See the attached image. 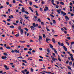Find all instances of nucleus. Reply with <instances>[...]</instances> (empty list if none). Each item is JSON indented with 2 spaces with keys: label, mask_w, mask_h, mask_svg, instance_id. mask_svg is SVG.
I'll use <instances>...</instances> for the list:
<instances>
[{
  "label": "nucleus",
  "mask_w": 74,
  "mask_h": 74,
  "mask_svg": "<svg viewBox=\"0 0 74 74\" xmlns=\"http://www.w3.org/2000/svg\"><path fill=\"white\" fill-rule=\"evenodd\" d=\"M61 13L62 15H63V16H65V15H66V13L63 12L62 11H61Z\"/></svg>",
  "instance_id": "nucleus-1"
},
{
  "label": "nucleus",
  "mask_w": 74,
  "mask_h": 74,
  "mask_svg": "<svg viewBox=\"0 0 74 74\" xmlns=\"http://www.w3.org/2000/svg\"><path fill=\"white\" fill-rule=\"evenodd\" d=\"M4 67H5V69L7 70H9V68H8V67L6 65H4Z\"/></svg>",
  "instance_id": "nucleus-2"
},
{
  "label": "nucleus",
  "mask_w": 74,
  "mask_h": 74,
  "mask_svg": "<svg viewBox=\"0 0 74 74\" xmlns=\"http://www.w3.org/2000/svg\"><path fill=\"white\" fill-rule=\"evenodd\" d=\"M57 11V12L58 14H60V11L62 10L61 9H59V10H56Z\"/></svg>",
  "instance_id": "nucleus-3"
},
{
  "label": "nucleus",
  "mask_w": 74,
  "mask_h": 74,
  "mask_svg": "<svg viewBox=\"0 0 74 74\" xmlns=\"http://www.w3.org/2000/svg\"><path fill=\"white\" fill-rule=\"evenodd\" d=\"M30 28H31V29L33 30H35V28H34V27L33 26H31Z\"/></svg>",
  "instance_id": "nucleus-4"
},
{
  "label": "nucleus",
  "mask_w": 74,
  "mask_h": 74,
  "mask_svg": "<svg viewBox=\"0 0 74 74\" xmlns=\"http://www.w3.org/2000/svg\"><path fill=\"white\" fill-rule=\"evenodd\" d=\"M63 48H64V49L66 51H67V49L66 48L65 46H63Z\"/></svg>",
  "instance_id": "nucleus-5"
},
{
  "label": "nucleus",
  "mask_w": 74,
  "mask_h": 74,
  "mask_svg": "<svg viewBox=\"0 0 74 74\" xmlns=\"http://www.w3.org/2000/svg\"><path fill=\"white\" fill-rule=\"evenodd\" d=\"M40 39H41V40H42V37L41 36H39V39H38V40H39V41H41V40H40Z\"/></svg>",
  "instance_id": "nucleus-6"
},
{
  "label": "nucleus",
  "mask_w": 74,
  "mask_h": 74,
  "mask_svg": "<svg viewBox=\"0 0 74 74\" xmlns=\"http://www.w3.org/2000/svg\"><path fill=\"white\" fill-rule=\"evenodd\" d=\"M45 9L44 10V11L46 12L47 10H48V7H45Z\"/></svg>",
  "instance_id": "nucleus-7"
},
{
  "label": "nucleus",
  "mask_w": 74,
  "mask_h": 74,
  "mask_svg": "<svg viewBox=\"0 0 74 74\" xmlns=\"http://www.w3.org/2000/svg\"><path fill=\"white\" fill-rule=\"evenodd\" d=\"M52 41H53V42L54 44H55V43H56V41H55V39H54V38H52Z\"/></svg>",
  "instance_id": "nucleus-8"
},
{
  "label": "nucleus",
  "mask_w": 74,
  "mask_h": 74,
  "mask_svg": "<svg viewBox=\"0 0 74 74\" xmlns=\"http://www.w3.org/2000/svg\"><path fill=\"white\" fill-rule=\"evenodd\" d=\"M21 32V34H23V29H20Z\"/></svg>",
  "instance_id": "nucleus-9"
},
{
  "label": "nucleus",
  "mask_w": 74,
  "mask_h": 74,
  "mask_svg": "<svg viewBox=\"0 0 74 74\" xmlns=\"http://www.w3.org/2000/svg\"><path fill=\"white\" fill-rule=\"evenodd\" d=\"M70 56H71V59H73V54H70Z\"/></svg>",
  "instance_id": "nucleus-10"
},
{
  "label": "nucleus",
  "mask_w": 74,
  "mask_h": 74,
  "mask_svg": "<svg viewBox=\"0 0 74 74\" xmlns=\"http://www.w3.org/2000/svg\"><path fill=\"white\" fill-rule=\"evenodd\" d=\"M1 58L2 59H7V57L5 56H2Z\"/></svg>",
  "instance_id": "nucleus-11"
},
{
  "label": "nucleus",
  "mask_w": 74,
  "mask_h": 74,
  "mask_svg": "<svg viewBox=\"0 0 74 74\" xmlns=\"http://www.w3.org/2000/svg\"><path fill=\"white\" fill-rule=\"evenodd\" d=\"M65 18L66 19V21H68L69 20V18L67 16H65Z\"/></svg>",
  "instance_id": "nucleus-12"
},
{
  "label": "nucleus",
  "mask_w": 74,
  "mask_h": 74,
  "mask_svg": "<svg viewBox=\"0 0 74 74\" xmlns=\"http://www.w3.org/2000/svg\"><path fill=\"white\" fill-rule=\"evenodd\" d=\"M15 52L16 53H19V50H18V51L16 50H14Z\"/></svg>",
  "instance_id": "nucleus-13"
},
{
  "label": "nucleus",
  "mask_w": 74,
  "mask_h": 74,
  "mask_svg": "<svg viewBox=\"0 0 74 74\" xmlns=\"http://www.w3.org/2000/svg\"><path fill=\"white\" fill-rule=\"evenodd\" d=\"M25 11H26L25 10V8L23 7L22 8V10H21L22 12H25Z\"/></svg>",
  "instance_id": "nucleus-14"
},
{
  "label": "nucleus",
  "mask_w": 74,
  "mask_h": 74,
  "mask_svg": "<svg viewBox=\"0 0 74 74\" xmlns=\"http://www.w3.org/2000/svg\"><path fill=\"white\" fill-rule=\"evenodd\" d=\"M51 3L54 5H56V4L53 3H54V1L53 0H52Z\"/></svg>",
  "instance_id": "nucleus-15"
},
{
  "label": "nucleus",
  "mask_w": 74,
  "mask_h": 74,
  "mask_svg": "<svg viewBox=\"0 0 74 74\" xmlns=\"http://www.w3.org/2000/svg\"><path fill=\"white\" fill-rule=\"evenodd\" d=\"M24 16L25 17V19H27V20H28V18H29V16L28 17H27L26 16V15H24Z\"/></svg>",
  "instance_id": "nucleus-16"
},
{
  "label": "nucleus",
  "mask_w": 74,
  "mask_h": 74,
  "mask_svg": "<svg viewBox=\"0 0 74 74\" xmlns=\"http://www.w3.org/2000/svg\"><path fill=\"white\" fill-rule=\"evenodd\" d=\"M49 40H50V39H49L48 38H47L46 39V42H48L49 41Z\"/></svg>",
  "instance_id": "nucleus-17"
},
{
  "label": "nucleus",
  "mask_w": 74,
  "mask_h": 74,
  "mask_svg": "<svg viewBox=\"0 0 74 74\" xmlns=\"http://www.w3.org/2000/svg\"><path fill=\"white\" fill-rule=\"evenodd\" d=\"M29 9H30V10H31V11H32V12H33V9H32L31 7H29Z\"/></svg>",
  "instance_id": "nucleus-18"
},
{
  "label": "nucleus",
  "mask_w": 74,
  "mask_h": 74,
  "mask_svg": "<svg viewBox=\"0 0 74 74\" xmlns=\"http://www.w3.org/2000/svg\"><path fill=\"white\" fill-rule=\"evenodd\" d=\"M19 42H21V43H24L25 42V41L22 40H19Z\"/></svg>",
  "instance_id": "nucleus-19"
},
{
  "label": "nucleus",
  "mask_w": 74,
  "mask_h": 74,
  "mask_svg": "<svg viewBox=\"0 0 74 74\" xmlns=\"http://www.w3.org/2000/svg\"><path fill=\"white\" fill-rule=\"evenodd\" d=\"M74 44V42H71V47H72V45H73V44Z\"/></svg>",
  "instance_id": "nucleus-20"
},
{
  "label": "nucleus",
  "mask_w": 74,
  "mask_h": 74,
  "mask_svg": "<svg viewBox=\"0 0 74 74\" xmlns=\"http://www.w3.org/2000/svg\"><path fill=\"white\" fill-rule=\"evenodd\" d=\"M36 13V15H37V16H38V15H38V12H37V10H36L35 11Z\"/></svg>",
  "instance_id": "nucleus-21"
},
{
  "label": "nucleus",
  "mask_w": 74,
  "mask_h": 74,
  "mask_svg": "<svg viewBox=\"0 0 74 74\" xmlns=\"http://www.w3.org/2000/svg\"><path fill=\"white\" fill-rule=\"evenodd\" d=\"M33 7H35V8H38V7L36 5H33Z\"/></svg>",
  "instance_id": "nucleus-22"
},
{
  "label": "nucleus",
  "mask_w": 74,
  "mask_h": 74,
  "mask_svg": "<svg viewBox=\"0 0 74 74\" xmlns=\"http://www.w3.org/2000/svg\"><path fill=\"white\" fill-rule=\"evenodd\" d=\"M44 71L46 73H47L48 74H50V73H51V72H46V71Z\"/></svg>",
  "instance_id": "nucleus-23"
},
{
  "label": "nucleus",
  "mask_w": 74,
  "mask_h": 74,
  "mask_svg": "<svg viewBox=\"0 0 74 74\" xmlns=\"http://www.w3.org/2000/svg\"><path fill=\"white\" fill-rule=\"evenodd\" d=\"M53 23H54V24L56 23V21H55V20H53Z\"/></svg>",
  "instance_id": "nucleus-24"
},
{
  "label": "nucleus",
  "mask_w": 74,
  "mask_h": 74,
  "mask_svg": "<svg viewBox=\"0 0 74 74\" xmlns=\"http://www.w3.org/2000/svg\"><path fill=\"white\" fill-rule=\"evenodd\" d=\"M52 60H53V62H56V60H55V58H52Z\"/></svg>",
  "instance_id": "nucleus-25"
},
{
  "label": "nucleus",
  "mask_w": 74,
  "mask_h": 74,
  "mask_svg": "<svg viewBox=\"0 0 74 74\" xmlns=\"http://www.w3.org/2000/svg\"><path fill=\"white\" fill-rule=\"evenodd\" d=\"M23 62H24V63H27V62L25 60H22Z\"/></svg>",
  "instance_id": "nucleus-26"
},
{
  "label": "nucleus",
  "mask_w": 74,
  "mask_h": 74,
  "mask_svg": "<svg viewBox=\"0 0 74 74\" xmlns=\"http://www.w3.org/2000/svg\"><path fill=\"white\" fill-rule=\"evenodd\" d=\"M6 48L7 49H11V47H6Z\"/></svg>",
  "instance_id": "nucleus-27"
},
{
  "label": "nucleus",
  "mask_w": 74,
  "mask_h": 74,
  "mask_svg": "<svg viewBox=\"0 0 74 74\" xmlns=\"http://www.w3.org/2000/svg\"><path fill=\"white\" fill-rule=\"evenodd\" d=\"M70 11L71 12V11H72V7L71 6L70 7Z\"/></svg>",
  "instance_id": "nucleus-28"
},
{
  "label": "nucleus",
  "mask_w": 74,
  "mask_h": 74,
  "mask_svg": "<svg viewBox=\"0 0 74 74\" xmlns=\"http://www.w3.org/2000/svg\"><path fill=\"white\" fill-rule=\"evenodd\" d=\"M19 36V33H18L17 34H16V35H15V36L17 37H18Z\"/></svg>",
  "instance_id": "nucleus-29"
},
{
  "label": "nucleus",
  "mask_w": 74,
  "mask_h": 74,
  "mask_svg": "<svg viewBox=\"0 0 74 74\" xmlns=\"http://www.w3.org/2000/svg\"><path fill=\"white\" fill-rule=\"evenodd\" d=\"M37 21H39V22H41V20H40V18H38L37 19V20H36Z\"/></svg>",
  "instance_id": "nucleus-30"
},
{
  "label": "nucleus",
  "mask_w": 74,
  "mask_h": 74,
  "mask_svg": "<svg viewBox=\"0 0 74 74\" xmlns=\"http://www.w3.org/2000/svg\"><path fill=\"white\" fill-rule=\"evenodd\" d=\"M36 24L35 23H33V26L34 27H36Z\"/></svg>",
  "instance_id": "nucleus-31"
},
{
  "label": "nucleus",
  "mask_w": 74,
  "mask_h": 74,
  "mask_svg": "<svg viewBox=\"0 0 74 74\" xmlns=\"http://www.w3.org/2000/svg\"><path fill=\"white\" fill-rule=\"evenodd\" d=\"M34 18H35L36 20H37V16H34Z\"/></svg>",
  "instance_id": "nucleus-32"
},
{
  "label": "nucleus",
  "mask_w": 74,
  "mask_h": 74,
  "mask_svg": "<svg viewBox=\"0 0 74 74\" xmlns=\"http://www.w3.org/2000/svg\"><path fill=\"white\" fill-rule=\"evenodd\" d=\"M49 45L50 48H53V46H52V45L50 44Z\"/></svg>",
  "instance_id": "nucleus-33"
},
{
  "label": "nucleus",
  "mask_w": 74,
  "mask_h": 74,
  "mask_svg": "<svg viewBox=\"0 0 74 74\" xmlns=\"http://www.w3.org/2000/svg\"><path fill=\"white\" fill-rule=\"evenodd\" d=\"M10 28H14V25H11L10 26Z\"/></svg>",
  "instance_id": "nucleus-34"
},
{
  "label": "nucleus",
  "mask_w": 74,
  "mask_h": 74,
  "mask_svg": "<svg viewBox=\"0 0 74 74\" xmlns=\"http://www.w3.org/2000/svg\"><path fill=\"white\" fill-rule=\"evenodd\" d=\"M60 4H62V5H64V3L63 2H60Z\"/></svg>",
  "instance_id": "nucleus-35"
},
{
  "label": "nucleus",
  "mask_w": 74,
  "mask_h": 74,
  "mask_svg": "<svg viewBox=\"0 0 74 74\" xmlns=\"http://www.w3.org/2000/svg\"><path fill=\"white\" fill-rule=\"evenodd\" d=\"M24 12L25 13V14H29V12L26 11H25Z\"/></svg>",
  "instance_id": "nucleus-36"
},
{
  "label": "nucleus",
  "mask_w": 74,
  "mask_h": 74,
  "mask_svg": "<svg viewBox=\"0 0 74 74\" xmlns=\"http://www.w3.org/2000/svg\"><path fill=\"white\" fill-rule=\"evenodd\" d=\"M3 54L4 55H5L6 56H7V55H8V54L6 53H3Z\"/></svg>",
  "instance_id": "nucleus-37"
},
{
  "label": "nucleus",
  "mask_w": 74,
  "mask_h": 74,
  "mask_svg": "<svg viewBox=\"0 0 74 74\" xmlns=\"http://www.w3.org/2000/svg\"><path fill=\"white\" fill-rule=\"evenodd\" d=\"M46 29L47 30V31H48V32H49V31H50V30L48 29V28L46 27Z\"/></svg>",
  "instance_id": "nucleus-38"
},
{
  "label": "nucleus",
  "mask_w": 74,
  "mask_h": 74,
  "mask_svg": "<svg viewBox=\"0 0 74 74\" xmlns=\"http://www.w3.org/2000/svg\"><path fill=\"white\" fill-rule=\"evenodd\" d=\"M21 28H22L21 26H19L18 27V30H21Z\"/></svg>",
  "instance_id": "nucleus-39"
},
{
  "label": "nucleus",
  "mask_w": 74,
  "mask_h": 74,
  "mask_svg": "<svg viewBox=\"0 0 74 74\" xmlns=\"http://www.w3.org/2000/svg\"><path fill=\"white\" fill-rule=\"evenodd\" d=\"M67 38L68 39V40H71V38L70 37H67Z\"/></svg>",
  "instance_id": "nucleus-40"
},
{
  "label": "nucleus",
  "mask_w": 74,
  "mask_h": 74,
  "mask_svg": "<svg viewBox=\"0 0 74 74\" xmlns=\"http://www.w3.org/2000/svg\"><path fill=\"white\" fill-rule=\"evenodd\" d=\"M58 60H59V61H60V62L62 61V60H61V59H60V58H58Z\"/></svg>",
  "instance_id": "nucleus-41"
},
{
  "label": "nucleus",
  "mask_w": 74,
  "mask_h": 74,
  "mask_svg": "<svg viewBox=\"0 0 74 74\" xmlns=\"http://www.w3.org/2000/svg\"><path fill=\"white\" fill-rule=\"evenodd\" d=\"M28 53H29V54H32V52L31 51H28L27 52Z\"/></svg>",
  "instance_id": "nucleus-42"
},
{
  "label": "nucleus",
  "mask_w": 74,
  "mask_h": 74,
  "mask_svg": "<svg viewBox=\"0 0 74 74\" xmlns=\"http://www.w3.org/2000/svg\"><path fill=\"white\" fill-rule=\"evenodd\" d=\"M50 15L52 17H53V18H54V16H53V15L50 14Z\"/></svg>",
  "instance_id": "nucleus-43"
},
{
  "label": "nucleus",
  "mask_w": 74,
  "mask_h": 74,
  "mask_svg": "<svg viewBox=\"0 0 74 74\" xmlns=\"http://www.w3.org/2000/svg\"><path fill=\"white\" fill-rule=\"evenodd\" d=\"M36 27H38V25L37 24H36Z\"/></svg>",
  "instance_id": "nucleus-44"
},
{
  "label": "nucleus",
  "mask_w": 74,
  "mask_h": 74,
  "mask_svg": "<svg viewBox=\"0 0 74 74\" xmlns=\"http://www.w3.org/2000/svg\"><path fill=\"white\" fill-rule=\"evenodd\" d=\"M21 72L23 74H26V73H25V72H24V71H22Z\"/></svg>",
  "instance_id": "nucleus-45"
},
{
  "label": "nucleus",
  "mask_w": 74,
  "mask_h": 74,
  "mask_svg": "<svg viewBox=\"0 0 74 74\" xmlns=\"http://www.w3.org/2000/svg\"><path fill=\"white\" fill-rule=\"evenodd\" d=\"M65 42L67 44V45H69V42Z\"/></svg>",
  "instance_id": "nucleus-46"
},
{
  "label": "nucleus",
  "mask_w": 74,
  "mask_h": 74,
  "mask_svg": "<svg viewBox=\"0 0 74 74\" xmlns=\"http://www.w3.org/2000/svg\"><path fill=\"white\" fill-rule=\"evenodd\" d=\"M60 45H61V46H62L63 47V46H63L64 45V44H63V43H61V44Z\"/></svg>",
  "instance_id": "nucleus-47"
},
{
  "label": "nucleus",
  "mask_w": 74,
  "mask_h": 74,
  "mask_svg": "<svg viewBox=\"0 0 74 74\" xmlns=\"http://www.w3.org/2000/svg\"><path fill=\"white\" fill-rule=\"evenodd\" d=\"M47 51L48 52V53H49V49H47Z\"/></svg>",
  "instance_id": "nucleus-48"
},
{
  "label": "nucleus",
  "mask_w": 74,
  "mask_h": 74,
  "mask_svg": "<svg viewBox=\"0 0 74 74\" xmlns=\"http://www.w3.org/2000/svg\"><path fill=\"white\" fill-rule=\"evenodd\" d=\"M68 68L69 69V70H71V67H70V66H68Z\"/></svg>",
  "instance_id": "nucleus-49"
},
{
  "label": "nucleus",
  "mask_w": 74,
  "mask_h": 74,
  "mask_svg": "<svg viewBox=\"0 0 74 74\" xmlns=\"http://www.w3.org/2000/svg\"><path fill=\"white\" fill-rule=\"evenodd\" d=\"M41 25H44V23L43 22H41Z\"/></svg>",
  "instance_id": "nucleus-50"
},
{
  "label": "nucleus",
  "mask_w": 74,
  "mask_h": 74,
  "mask_svg": "<svg viewBox=\"0 0 74 74\" xmlns=\"http://www.w3.org/2000/svg\"><path fill=\"white\" fill-rule=\"evenodd\" d=\"M39 49L40 51H42V48H40Z\"/></svg>",
  "instance_id": "nucleus-51"
},
{
  "label": "nucleus",
  "mask_w": 74,
  "mask_h": 74,
  "mask_svg": "<svg viewBox=\"0 0 74 74\" xmlns=\"http://www.w3.org/2000/svg\"><path fill=\"white\" fill-rule=\"evenodd\" d=\"M42 4H45V3H44V2L42 1V2L41 3Z\"/></svg>",
  "instance_id": "nucleus-52"
},
{
  "label": "nucleus",
  "mask_w": 74,
  "mask_h": 74,
  "mask_svg": "<svg viewBox=\"0 0 74 74\" xmlns=\"http://www.w3.org/2000/svg\"><path fill=\"white\" fill-rule=\"evenodd\" d=\"M56 8H59V6L58 5H56Z\"/></svg>",
  "instance_id": "nucleus-53"
},
{
  "label": "nucleus",
  "mask_w": 74,
  "mask_h": 74,
  "mask_svg": "<svg viewBox=\"0 0 74 74\" xmlns=\"http://www.w3.org/2000/svg\"><path fill=\"white\" fill-rule=\"evenodd\" d=\"M24 29H25V30H26V31H27V32L28 31V29H27V28H24Z\"/></svg>",
  "instance_id": "nucleus-54"
},
{
  "label": "nucleus",
  "mask_w": 74,
  "mask_h": 74,
  "mask_svg": "<svg viewBox=\"0 0 74 74\" xmlns=\"http://www.w3.org/2000/svg\"><path fill=\"white\" fill-rule=\"evenodd\" d=\"M69 65H70L71 64H72V62H70L69 63Z\"/></svg>",
  "instance_id": "nucleus-55"
},
{
  "label": "nucleus",
  "mask_w": 74,
  "mask_h": 74,
  "mask_svg": "<svg viewBox=\"0 0 74 74\" xmlns=\"http://www.w3.org/2000/svg\"><path fill=\"white\" fill-rule=\"evenodd\" d=\"M71 16H74V14H71Z\"/></svg>",
  "instance_id": "nucleus-56"
},
{
  "label": "nucleus",
  "mask_w": 74,
  "mask_h": 74,
  "mask_svg": "<svg viewBox=\"0 0 74 74\" xmlns=\"http://www.w3.org/2000/svg\"><path fill=\"white\" fill-rule=\"evenodd\" d=\"M63 28H64V30H67V28H66V27H63Z\"/></svg>",
  "instance_id": "nucleus-57"
},
{
  "label": "nucleus",
  "mask_w": 74,
  "mask_h": 74,
  "mask_svg": "<svg viewBox=\"0 0 74 74\" xmlns=\"http://www.w3.org/2000/svg\"><path fill=\"white\" fill-rule=\"evenodd\" d=\"M69 60H67L66 61V64H67L68 63H69Z\"/></svg>",
  "instance_id": "nucleus-58"
},
{
  "label": "nucleus",
  "mask_w": 74,
  "mask_h": 74,
  "mask_svg": "<svg viewBox=\"0 0 74 74\" xmlns=\"http://www.w3.org/2000/svg\"><path fill=\"white\" fill-rule=\"evenodd\" d=\"M58 44L60 46L61 44H60V42H58Z\"/></svg>",
  "instance_id": "nucleus-59"
},
{
  "label": "nucleus",
  "mask_w": 74,
  "mask_h": 74,
  "mask_svg": "<svg viewBox=\"0 0 74 74\" xmlns=\"http://www.w3.org/2000/svg\"><path fill=\"white\" fill-rule=\"evenodd\" d=\"M39 61H40L41 62H42L43 60L42 59H40L39 60Z\"/></svg>",
  "instance_id": "nucleus-60"
},
{
  "label": "nucleus",
  "mask_w": 74,
  "mask_h": 74,
  "mask_svg": "<svg viewBox=\"0 0 74 74\" xmlns=\"http://www.w3.org/2000/svg\"><path fill=\"white\" fill-rule=\"evenodd\" d=\"M43 37L45 38V34H43Z\"/></svg>",
  "instance_id": "nucleus-61"
},
{
  "label": "nucleus",
  "mask_w": 74,
  "mask_h": 74,
  "mask_svg": "<svg viewBox=\"0 0 74 74\" xmlns=\"http://www.w3.org/2000/svg\"><path fill=\"white\" fill-rule=\"evenodd\" d=\"M29 4H30V5H32V2H30Z\"/></svg>",
  "instance_id": "nucleus-62"
},
{
  "label": "nucleus",
  "mask_w": 74,
  "mask_h": 74,
  "mask_svg": "<svg viewBox=\"0 0 74 74\" xmlns=\"http://www.w3.org/2000/svg\"><path fill=\"white\" fill-rule=\"evenodd\" d=\"M6 4H7V5H8L9 4V2H6Z\"/></svg>",
  "instance_id": "nucleus-63"
},
{
  "label": "nucleus",
  "mask_w": 74,
  "mask_h": 74,
  "mask_svg": "<svg viewBox=\"0 0 74 74\" xmlns=\"http://www.w3.org/2000/svg\"><path fill=\"white\" fill-rule=\"evenodd\" d=\"M26 74H29V71H28V72H27L26 73Z\"/></svg>",
  "instance_id": "nucleus-64"
}]
</instances>
